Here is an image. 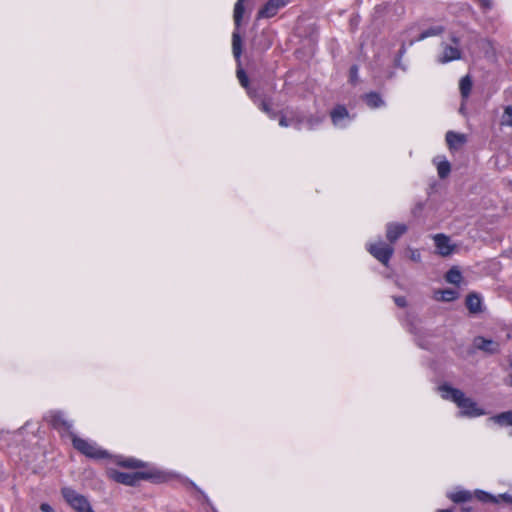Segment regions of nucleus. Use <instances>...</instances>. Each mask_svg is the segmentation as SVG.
<instances>
[{"instance_id":"1","label":"nucleus","mask_w":512,"mask_h":512,"mask_svg":"<svg viewBox=\"0 0 512 512\" xmlns=\"http://www.w3.org/2000/svg\"><path fill=\"white\" fill-rule=\"evenodd\" d=\"M439 390L442 393V398L453 401L461 409L462 416L478 417L485 414L484 410L479 408L472 398L466 397L460 389L443 384Z\"/></svg>"},{"instance_id":"2","label":"nucleus","mask_w":512,"mask_h":512,"mask_svg":"<svg viewBox=\"0 0 512 512\" xmlns=\"http://www.w3.org/2000/svg\"><path fill=\"white\" fill-rule=\"evenodd\" d=\"M61 494L67 504L76 512H94L88 499L70 487L61 489Z\"/></svg>"},{"instance_id":"3","label":"nucleus","mask_w":512,"mask_h":512,"mask_svg":"<svg viewBox=\"0 0 512 512\" xmlns=\"http://www.w3.org/2000/svg\"><path fill=\"white\" fill-rule=\"evenodd\" d=\"M109 476L115 482L126 485V486H136L139 484L141 480H148L153 477V475L149 472H120L117 470H111L109 472Z\"/></svg>"},{"instance_id":"4","label":"nucleus","mask_w":512,"mask_h":512,"mask_svg":"<svg viewBox=\"0 0 512 512\" xmlns=\"http://www.w3.org/2000/svg\"><path fill=\"white\" fill-rule=\"evenodd\" d=\"M72 444L76 450L89 458L103 459L108 456L107 451L98 448L96 445L76 435H72Z\"/></svg>"},{"instance_id":"5","label":"nucleus","mask_w":512,"mask_h":512,"mask_svg":"<svg viewBox=\"0 0 512 512\" xmlns=\"http://www.w3.org/2000/svg\"><path fill=\"white\" fill-rule=\"evenodd\" d=\"M368 251L383 265H387L391 256L394 253V248L385 243L370 244Z\"/></svg>"},{"instance_id":"6","label":"nucleus","mask_w":512,"mask_h":512,"mask_svg":"<svg viewBox=\"0 0 512 512\" xmlns=\"http://www.w3.org/2000/svg\"><path fill=\"white\" fill-rule=\"evenodd\" d=\"M451 40L455 46L448 44L443 46V53L438 59L440 63H448L450 61L461 59L462 57V52L459 48V39L453 36Z\"/></svg>"},{"instance_id":"7","label":"nucleus","mask_w":512,"mask_h":512,"mask_svg":"<svg viewBox=\"0 0 512 512\" xmlns=\"http://www.w3.org/2000/svg\"><path fill=\"white\" fill-rule=\"evenodd\" d=\"M289 3V0H268L266 4L258 11V18H271L275 16L278 10Z\"/></svg>"},{"instance_id":"8","label":"nucleus","mask_w":512,"mask_h":512,"mask_svg":"<svg viewBox=\"0 0 512 512\" xmlns=\"http://www.w3.org/2000/svg\"><path fill=\"white\" fill-rule=\"evenodd\" d=\"M408 230V227L404 223H388L386 226V238L393 244Z\"/></svg>"},{"instance_id":"9","label":"nucleus","mask_w":512,"mask_h":512,"mask_svg":"<svg viewBox=\"0 0 512 512\" xmlns=\"http://www.w3.org/2000/svg\"><path fill=\"white\" fill-rule=\"evenodd\" d=\"M446 143L451 151L459 150L467 142L465 134L448 131L445 136Z\"/></svg>"},{"instance_id":"10","label":"nucleus","mask_w":512,"mask_h":512,"mask_svg":"<svg viewBox=\"0 0 512 512\" xmlns=\"http://www.w3.org/2000/svg\"><path fill=\"white\" fill-rule=\"evenodd\" d=\"M474 346L488 354H496L499 352V344L491 339H485L484 337H476L474 339Z\"/></svg>"},{"instance_id":"11","label":"nucleus","mask_w":512,"mask_h":512,"mask_svg":"<svg viewBox=\"0 0 512 512\" xmlns=\"http://www.w3.org/2000/svg\"><path fill=\"white\" fill-rule=\"evenodd\" d=\"M435 245L438 252L442 256H449L454 249V246L450 244V239L444 234H436L434 236Z\"/></svg>"},{"instance_id":"12","label":"nucleus","mask_w":512,"mask_h":512,"mask_svg":"<svg viewBox=\"0 0 512 512\" xmlns=\"http://www.w3.org/2000/svg\"><path fill=\"white\" fill-rule=\"evenodd\" d=\"M459 293L454 289L437 290L434 293V298L437 301L451 302L458 298Z\"/></svg>"},{"instance_id":"13","label":"nucleus","mask_w":512,"mask_h":512,"mask_svg":"<svg viewBox=\"0 0 512 512\" xmlns=\"http://www.w3.org/2000/svg\"><path fill=\"white\" fill-rule=\"evenodd\" d=\"M363 100L370 108H379L384 105V100L377 92H369L363 95Z\"/></svg>"},{"instance_id":"14","label":"nucleus","mask_w":512,"mask_h":512,"mask_svg":"<svg viewBox=\"0 0 512 512\" xmlns=\"http://www.w3.org/2000/svg\"><path fill=\"white\" fill-rule=\"evenodd\" d=\"M466 307L470 313H479L481 311V299L475 293H470L466 297Z\"/></svg>"},{"instance_id":"15","label":"nucleus","mask_w":512,"mask_h":512,"mask_svg":"<svg viewBox=\"0 0 512 512\" xmlns=\"http://www.w3.org/2000/svg\"><path fill=\"white\" fill-rule=\"evenodd\" d=\"M332 122L334 125H338L339 122L349 116L348 110L343 105H337L330 113Z\"/></svg>"},{"instance_id":"16","label":"nucleus","mask_w":512,"mask_h":512,"mask_svg":"<svg viewBox=\"0 0 512 512\" xmlns=\"http://www.w3.org/2000/svg\"><path fill=\"white\" fill-rule=\"evenodd\" d=\"M50 422L52 426L57 429L69 430L71 428V424L68 421H66L63 418V415L59 412L51 415Z\"/></svg>"},{"instance_id":"17","label":"nucleus","mask_w":512,"mask_h":512,"mask_svg":"<svg viewBox=\"0 0 512 512\" xmlns=\"http://www.w3.org/2000/svg\"><path fill=\"white\" fill-rule=\"evenodd\" d=\"M303 122V117L298 115H292L290 118L285 115H281L279 119V125L282 127H288L290 125H295L297 129H300V125Z\"/></svg>"},{"instance_id":"18","label":"nucleus","mask_w":512,"mask_h":512,"mask_svg":"<svg viewBox=\"0 0 512 512\" xmlns=\"http://www.w3.org/2000/svg\"><path fill=\"white\" fill-rule=\"evenodd\" d=\"M232 52L234 57L239 60L242 54V39L238 31L232 34Z\"/></svg>"},{"instance_id":"19","label":"nucleus","mask_w":512,"mask_h":512,"mask_svg":"<svg viewBox=\"0 0 512 512\" xmlns=\"http://www.w3.org/2000/svg\"><path fill=\"white\" fill-rule=\"evenodd\" d=\"M491 419L501 426H512V411L502 412Z\"/></svg>"},{"instance_id":"20","label":"nucleus","mask_w":512,"mask_h":512,"mask_svg":"<svg viewBox=\"0 0 512 512\" xmlns=\"http://www.w3.org/2000/svg\"><path fill=\"white\" fill-rule=\"evenodd\" d=\"M117 464L121 467L128 468V469H138L145 466V463L141 460L134 459V458H126L119 460Z\"/></svg>"},{"instance_id":"21","label":"nucleus","mask_w":512,"mask_h":512,"mask_svg":"<svg viewBox=\"0 0 512 512\" xmlns=\"http://www.w3.org/2000/svg\"><path fill=\"white\" fill-rule=\"evenodd\" d=\"M445 280L448 283L458 285L462 280V274L457 267H452L445 275Z\"/></svg>"},{"instance_id":"22","label":"nucleus","mask_w":512,"mask_h":512,"mask_svg":"<svg viewBox=\"0 0 512 512\" xmlns=\"http://www.w3.org/2000/svg\"><path fill=\"white\" fill-rule=\"evenodd\" d=\"M460 92L463 98H467L472 89V80L469 76H465L460 80Z\"/></svg>"},{"instance_id":"23","label":"nucleus","mask_w":512,"mask_h":512,"mask_svg":"<svg viewBox=\"0 0 512 512\" xmlns=\"http://www.w3.org/2000/svg\"><path fill=\"white\" fill-rule=\"evenodd\" d=\"M244 1L245 0H238L234 7V22L237 28L240 26L244 14Z\"/></svg>"},{"instance_id":"24","label":"nucleus","mask_w":512,"mask_h":512,"mask_svg":"<svg viewBox=\"0 0 512 512\" xmlns=\"http://www.w3.org/2000/svg\"><path fill=\"white\" fill-rule=\"evenodd\" d=\"M444 31V28L441 26L431 27L425 31H423L415 41H421L425 38L431 37V36H437L440 35Z\"/></svg>"},{"instance_id":"25","label":"nucleus","mask_w":512,"mask_h":512,"mask_svg":"<svg viewBox=\"0 0 512 512\" xmlns=\"http://www.w3.org/2000/svg\"><path fill=\"white\" fill-rule=\"evenodd\" d=\"M438 176L445 179L451 172V165L447 160L441 161L437 166Z\"/></svg>"},{"instance_id":"26","label":"nucleus","mask_w":512,"mask_h":512,"mask_svg":"<svg viewBox=\"0 0 512 512\" xmlns=\"http://www.w3.org/2000/svg\"><path fill=\"white\" fill-rule=\"evenodd\" d=\"M500 124L502 126L512 127V106H506L501 116Z\"/></svg>"},{"instance_id":"27","label":"nucleus","mask_w":512,"mask_h":512,"mask_svg":"<svg viewBox=\"0 0 512 512\" xmlns=\"http://www.w3.org/2000/svg\"><path fill=\"white\" fill-rule=\"evenodd\" d=\"M455 503H462L471 499V494L468 491H459L451 495L450 497Z\"/></svg>"},{"instance_id":"28","label":"nucleus","mask_w":512,"mask_h":512,"mask_svg":"<svg viewBox=\"0 0 512 512\" xmlns=\"http://www.w3.org/2000/svg\"><path fill=\"white\" fill-rule=\"evenodd\" d=\"M260 108L262 111L267 113L269 115V117H271V118H275L277 116V113L274 110H272V108L266 101L261 102Z\"/></svg>"},{"instance_id":"29","label":"nucleus","mask_w":512,"mask_h":512,"mask_svg":"<svg viewBox=\"0 0 512 512\" xmlns=\"http://www.w3.org/2000/svg\"><path fill=\"white\" fill-rule=\"evenodd\" d=\"M477 496L482 501H490V502H496V503L498 502V500L494 496H492L484 491H479Z\"/></svg>"},{"instance_id":"30","label":"nucleus","mask_w":512,"mask_h":512,"mask_svg":"<svg viewBox=\"0 0 512 512\" xmlns=\"http://www.w3.org/2000/svg\"><path fill=\"white\" fill-rule=\"evenodd\" d=\"M237 77L239 79V82L241 83V85L243 87H247L248 86V77L246 75V73L242 70V69H239L237 71Z\"/></svg>"},{"instance_id":"31","label":"nucleus","mask_w":512,"mask_h":512,"mask_svg":"<svg viewBox=\"0 0 512 512\" xmlns=\"http://www.w3.org/2000/svg\"><path fill=\"white\" fill-rule=\"evenodd\" d=\"M349 73H350V81L355 83L358 78V67L356 65L351 66Z\"/></svg>"},{"instance_id":"32","label":"nucleus","mask_w":512,"mask_h":512,"mask_svg":"<svg viewBox=\"0 0 512 512\" xmlns=\"http://www.w3.org/2000/svg\"><path fill=\"white\" fill-rule=\"evenodd\" d=\"M394 301L398 307H405L407 305L406 299L403 296L394 297Z\"/></svg>"},{"instance_id":"33","label":"nucleus","mask_w":512,"mask_h":512,"mask_svg":"<svg viewBox=\"0 0 512 512\" xmlns=\"http://www.w3.org/2000/svg\"><path fill=\"white\" fill-rule=\"evenodd\" d=\"M40 510L43 512H55L54 509L48 503H42Z\"/></svg>"},{"instance_id":"34","label":"nucleus","mask_w":512,"mask_h":512,"mask_svg":"<svg viewBox=\"0 0 512 512\" xmlns=\"http://www.w3.org/2000/svg\"><path fill=\"white\" fill-rule=\"evenodd\" d=\"M499 497H500L504 502L509 503V504H512V495L505 493V494H501Z\"/></svg>"},{"instance_id":"35","label":"nucleus","mask_w":512,"mask_h":512,"mask_svg":"<svg viewBox=\"0 0 512 512\" xmlns=\"http://www.w3.org/2000/svg\"><path fill=\"white\" fill-rule=\"evenodd\" d=\"M411 260L418 262L420 260V254L417 251H413L411 255Z\"/></svg>"},{"instance_id":"36","label":"nucleus","mask_w":512,"mask_h":512,"mask_svg":"<svg viewBox=\"0 0 512 512\" xmlns=\"http://www.w3.org/2000/svg\"><path fill=\"white\" fill-rule=\"evenodd\" d=\"M478 1L485 8H490L491 7L490 0H478Z\"/></svg>"},{"instance_id":"37","label":"nucleus","mask_w":512,"mask_h":512,"mask_svg":"<svg viewBox=\"0 0 512 512\" xmlns=\"http://www.w3.org/2000/svg\"><path fill=\"white\" fill-rule=\"evenodd\" d=\"M437 512H452V511H451V510H449V509H440V510H438Z\"/></svg>"},{"instance_id":"38","label":"nucleus","mask_w":512,"mask_h":512,"mask_svg":"<svg viewBox=\"0 0 512 512\" xmlns=\"http://www.w3.org/2000/svg\"><path fill=\"white\" fill-rule=\"evenodd\" d=\"M510 384L512 385V375L510 376Z\"/></svg>"},{"instance_id":"39","label":"nucleus","mask_w":512,"mask_h":512,"mask_svg":"<svg viewBox=\"0 0 512 512\" xmlns=\"http://www.w3.org/2000/svg\"><path fill=\"white\" fill-rule=\"evenodd\" d=\"M511 435H512V432H511Z\"/></svg>"}]
</instances>
